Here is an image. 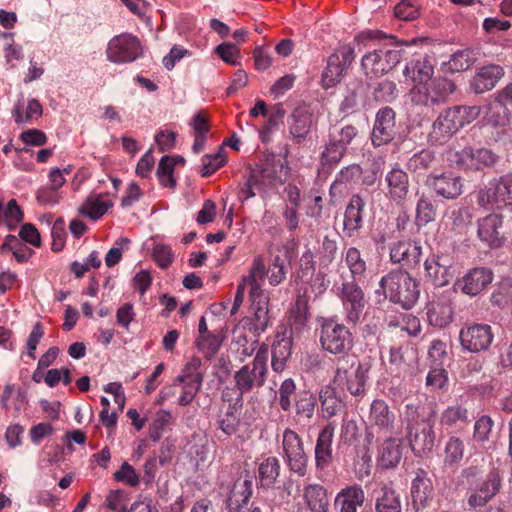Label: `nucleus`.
<instances>
[{
	"mask_svg": "<svg viewBox=\"0 0 512 512\" xmlns=\"http://www.w3.org/2000/svg\"><path fill=\"white\" fill-rule=\"evenodd\" d=\"M368 421L371 429L391 434L394 431L396 415L386 401L375 399L370 405Z\"/></svg>",
	"mask_w": 512,
	"mask_h": 512,
	"instance_id": "obj_21",
	"label": "nucleus"
},
{
	"mask_svg": "<svg viewBox=\"0 0 512 512\" xmlns=\"http://www.w3.org/2000/svg\"><path fill=\"white\" fill-rule=\"evenodd\" d=\"M42 115V105L37 99H29L27 104L18 101L13 110L12 116L17 124H26L37 120Z\"/></svg>",
	"mask_w": 512,
	"mask_h": 512,
	"instance_id": "obj_38",
	"label": "nucleus"
},
{
	"mask_svg": "<svg viewBox=\"0 0 512 512\" xmlns=\"http://www.w3.org/2000/svg\"><path fill=\"white\" fill-rule=\"evenodd\" d=\"M465 454V445L459 437L451 436L443 449V463L445 467L457 468Z\"/></svg>",
	"mask_w": 512,
	"mask_h": 512,
	"instance_id": "obj_39",
	"label": "nucleus"
},
{
	"mask_svg": "<svg viewBox=\"0 0 512 512\" xmlns=\"http://www.w3.org/2000/svg\"><path fill=\"white\" fill-rule=\"evenodd\" d=\"M426 184L431 187L437 196L445 199H456L463 192V182L461 177L453 173H443L441 175H429Z\"/></svg>",
	"mask_w": 512,
	"mask_h": 512,
	"instance_id": "obj_23",
	"label": "nucleus"
},
{
	"mask_svg": "<svg viewBox=\"0 0 512 512\" xmlns=\"http://www.w3.org/2000/svg\"><path fill=\"white\" fill-rule=\"evenodd\" d=\"M455 85L446 78H431L427 83L412 87L411 100L417 105L433 106L443 102L453 93Z\"/></svg>",
	"mask_w": 512,
	"mask_h": 512,
	"instance_id": "obj_10",
	"label": "nucleus"
},
{
	"mask_svg": "<svg viewBox=\"0 0 512 512\" xmlns=\"http://www.w3.org/2000/svg\"><path fill=\"white\" fill-rule=\"evenodd\" d=\"M426 277L434 286L443 287L454 277L452 261L438 253L431 254L424 262Z\"/></svg>",
	"mask_w": 512,
	"mask_h": 512,
	"instance_id": "obj_16",
	"label": "nucleus"
},
{
	"mask_svg": "<svg viewBox=\"0 0 512 512\" xmlns=\"http://www.w3.org/2000/svg\"><path fill=\"white\" fill-rule=\"evenodd\" d=\"M365 502V492L361 485L352 484L342 488L335 496L336 512H358Z\"/></svg>",
	"mask_w": 512,
	"mask_h": 512,
	"instance_id": "obj_26",
	"label": "nucleus"
},
{
	"mask_svg": "<svg viewBox=\"0 0 512 512\" xmlns=\"http://www.w3.org/2000/svg\"><path fill=\"white\" fill-rule=\"evenodd\" d=\"M380 287L386 298L405 309L414 306L420 295L418 282L407 271L401 269L383 276Z\"/></svg>",
	"mask_w": 512,
	"mask_h": 512,
	"instance_id": "obj_2",
	"label": "nucleus"
},
{
	"mask_svg": "<svg viewBox=\"0 0 512 512\" xmlns=\"http://www.w3.org/2000/svg\"><path fill=\"white\" fill-rule=\"evenodd\" d=\"M253 494V481L247 474L237 478L226 500L228 512H244Z\"/></svg>",
	"mask_w": 512,
	"mask_h": 512,
	"instance_id": "obj_22",
	"label": "nucleus"
},
{
	"mask_svg": "<svg viewBox=\"0 0 512 512\" xmlns=\"http://www.w3.org/2000/svg\"><path fill=\"white\" fill-rule=\"evenodd\" d=\"M367 369L354 359L342 357L338 360L332 382L335 386L346 389L351 395L359 396L365 391Z\"/></svg>",
	"mask_w": 512,
	"mask_h": 512,
	"instance_id": "obj_7",
	"label": "nucleus"
},
{
	"mask_svg": "<svg viewBox=\"0 0 512 512\" xmlns=\"http://www.w3.org/2000/svg\"><path fill=\"white\" fill-rule=\"evenodd\" d=\"M222 341L223 337L220 333H211L199 337L197 347L199 352H201L206 359H210L217 353Z\"/></svg>",
	"mask_w": 512,
	"mask_h": 512,
	"instance_id": "obj_49",
	"label": "nucleus"
},
{
	"mask_svg": "<svg viewBox=\"0 0 512 512\" xmlns=\"http://www.w3.org/2000/svg\"><path fill=\"white\" fill-rule=\"evenodd\" d=\"M365 206L360 195L355 194L350 198L346 206L343 221V231L346 236L351 237L362 227V212Z\"/></svg>",
	"mask_w": 512,
	"mask_h": 512,
	"instance_id": "obj_32",
	"label": "nucleus"
},
{
	"mask_svg": "<svg viewBox=\"0 0 512 512\" xmlns=\"http://www.w3.org/2000/svg\"><path fill=\"white\" fill-rule=\"evenodd\" d=\"M358 131L353 125H345L341 128L335 126L330 130L329 136L333 141L338 142L340 145L347 149V146L357 136Z\"/></svg>",
	"mask_w": 512,
	"mask_h": 512,
	"instance_id": "obj_58",
	"label": "nucleus"
},
{
	"mask_svg": "<svg viewBox=\"0 0 512 512\" xmlns=\"http://www.w3.org/2000/svg\"><path fill=\"white\" fill-rule=\"evenodd\" d=\"M502 485L501 475L498 469L493 468L485 479L474 489L468 497V505L472 508L486 505L495 497Z\"/></svg>",
	"mask_w": 512,
	"mask_h": 512,
	"instance_id": "obj_18",
	"label": "nucleus"
},
{
	"mask_svg": "<svg viewBox=\"0 0 512 512\" xmlns=\"http://www.w3.org/2000/svg\"><path fill=\"white\" fill-rule=\"evenodd\" d=\"M503 76V68L499 65L482 67L474 76L472 87L477 94L484 93L495 87Z\"/></svg>",
	"mask_w": 512,
	"mask_h": 512,
	"instance_id": "obj_36",
	"label": "nucleus"
},
{
	"mask_svg": "<svg viewBox=\"0 0 512 512\" xmlns=\"http://www.w3.org/2000/svg\"><path fill=\"white\" fill-rule=\"evenodd\" d=\"M401 460L400 444L395 438L386 439L379 451V462L383 468H393Z\"/></svg>",
	"mask_w": 512,
	"mask_h": 512,
	"instance_id": "obj_43",
	"label": "nucleus"
},
{
	"mask_svg": "<svg viewBox=\"0 0 512 512\" xmlns=\"http://www.w3.org/2000/svg\"><path fill=\"white\" fill-rule=\"evenodd\" d=\"M315 397L310 391H301L295 398V408L298 415L311 417L315 407Z\"/></svg>",
	"mask_w": 512,
	"mask_h": 512,
	"instance_id": "obj_57",
	"label": "nucleus"
},
{
	"mask_svg": "<svg viewBox=\"0 0 512 512\" xmlns=\"http://www.w3.org/2000/svg\"><path fill=\"white\" fill-rule=\"evenodd\" d=\"M396 135L395 112L390 107L378 111L371 133V141L375 147L390 143Z\"/></svg>",
	"mask_w": 512,
	"mask_h": 512,
	"instance_id": "obj_17",
	"label": "nucleus"
},
{
	"mask_svg": "<svg viewBox=\"0 0 512 512\" xmlns=\"http://www.w3.org/2000/svg\"><path fill=\"white\" fill-rule=\"evenodd\" d=\"M210 131L208 116L203 110L194 115V152L203 149Z\"/></svg>",
	"mask_w": 512,
	"mask_h": 512,
	"instance_id": "obj_46",
	"label": "nucleus"
},
{
	"mask_svg": "<svg viewBox=\"0 0 512 512\" xmlns=\"http://www.w3.org/2000/svg\"><path fill=\"white\" fill-rule=\"evenodd\" d=\"M434 66L430 59L424 55H415L407 62L403 75L407 81H410L412 87L427 83L433 78Z\"/></svg>",
	"mask_w": 512,
	"mask_h": 512,
	"instance_id": "obj_24",
	"label": "nucleus"
},
{
	"mask_svg": "<svg viewBox=\"0 0 512 512\" xmlns=\"http://www.w3.org/2000/svg\"><path fill=\"white\" fill-rule=\"evenodd\" d=\"M388 197L397 204H403L409 193V176L401 168H392L385 176Z\"/></svg>",
	"mask_w": 512,
	"mask_h": 512,
	"instance_id": "obj_29",
	"label": "nucleus"
},
{
	"mask_svg": "<svg viewBox=\"0 0 512 512\" xmlns=\"http://www.w3.org/2000/svg\"><path fill=\"white\" fill-rule=\"evenodd\" d=\"M268 345L260 344L251 364L242 366L234 374L235 388L242 396L255 388H261L268 373Z\"/></svg>",
	"mask_w": 512,
	"mask_h": 512,
	"instance_id": "obj_4",
	"label": "nucleus"
},
{
	"mask_svg": "<svg viewBox=\"0 0 512 512\" xmlns=\"http://www.w3.org/2000/svg\"><path fill=\"white\" fill-rule=\"evenodd\" d=\"M481 114L479 106L459 105L442 111L432 124L428 143L441 146L447 143L465 125L470 124Z\"/></svg>",
	"mask_w": 512,
	"mask_h": 512,
	"instance_id": "obj_1",
	"label": "nucleus"
},
{
	"mask_svg": "<svg viewBox=\"0 0 512 512\" xmlns=\"http://www.w3.org/2000/svg\"><path fill=\"white\" fill-rule=\"evenodd\" d=\"M476 61L472 50L464 49L455 52L449 60V69L453 72H461L469 69Z\"/></svg>",
	"mask_w": 512,
	"mask_h": 512,
	"instance_id": "obj_51",
	"label": "nucleus"
},
{
	"mask_svg": "<svg viewBox=\"0 0 512 512\" xmlns=\"http://www.w3.org/2000/svg\"><path fill=\"white\" fill-rule=\"evenodd\" d=\"M105 54L107 60L112 63H132L143 55V46L137 36L121 33L109 40Z\"/></svg>",
	"mask_w": 512,
	"mask_h": 512,
	"instance_id": "obj_8",
	"label": "nucleus"
},
{
	"mask_svg": "<svg viewBox=\"0 0 512 512\" xmlns=\"http://www.w3.org/2000/svg\"><path fill=\"white\" fill-rule=\"evenodd\" d=\"M463 349L477 353L488 349L493 341V333L488 324H471L464 326L459 333Z\"/></svg>",
	"mask_w": 512,
	"mask_h": 512,
	"instance_id": "obj_15",
	"label": "nucleus"
},
{
	"mask_svg": "<svg viewBox=\"0 0 512 512\" xmlns=\"http://www.w3.org/2000/svg\"><path fill=\"white\" fill-rule=\"evenodd\" d=\"M376 512H402L401 501L395 490L384 486L375 504Z\"/></svg>",
	"mask_w": 512,
	"mask_h": 512,
	"instance_id": "obj_45",
	"label": "nucleus"
},
{
	"mask_svg": "<svg viewBox=\"0 0 512 512\" xmlns=\"http://www.w3.org/2000/svg\"><path fill=\"white\" fill-rule=\"evenodd\" d=\"M226 163V156L222 149L214 154H207L201 159L200 173L203 177L210 176Z\"/></svg>",
	"mask_w": 512,
	"mask_h": 512,
	"instance_id": "obj_54",
	"label": "nucleus"
},
{
	"mask_svg": "<svg viewBox=\"0 0 512 512\" xmlns=\"http://www.w3.org/2000/svg\"><path fill=\"white\" fill-rule=\"evenodd\" d=\"M282 448L290 470L304 476L308 458L299 434L290 428H286L282 434Z\"/></svg>",
	"mask_w": 512,
	"mask_h": 512,
	"instance_id": "obj_12",
	"label": "nucleus"
},
{
	"mask_svg": "<svg viewBox=\"0 0 512 512\" xmlns=\"http://www.w3.org/2000/svg\"><path fill=\"white\" fill-rule=\"evenodd\" d=\"M258 475L262 487H271L280 475V462L278 458L270 456L264 459L258 467Z\"/></svg>",
	"mask_w": 512,
	"mask_h": 512,
	"instance_id": "obj_44",
	"label": "nucleus"
},
{
	"mask_svg": "<svg viewBox=\"0 0 512 512\" xmlns=\"http://www.w3.org/2000/svg\"><path fill=\"white\" fill-rule=\"evenodd\" d=\"M110 207H112L110 200L105 199L101 195L91 196L79 207V212L81 215L89 217L92 220H98Z\"/></svg>",
	"mask_w": 512,
	"mask_h": 512,
	"instance_id": "obj_40",
	"label": "nucleus"
},
{
	"mask_svg": "<svg viewBox=\"0 0 512 512\" xmlns=\"http://www.w3.org/2000/svg\"><path fill=\"white\" fill-rule=\"evenodd\" d=\"M421 255L422 247L419 242L402 239L390 246V260L394 264L417 265Z\"/></svg>",
	"mask_w": 512,
	"mask_h": 512,
	"instance_id": "obj_28",
	"label": "nucleus"
},
{
	"mask_svg": "<svg viewBox=\"0 0 512 512\" xmlns=\"http://www.w3.org/2000/svg\"><path fill=\"white\" fill-rule=\"evenodd\" d=\"M493 280V273L485 267L470 269L461 280L457 281L455 288L466 295L476 296L481 293Z\"/></svg>",
	"mask_w": 512,
	"mask_h": 512,
	"instance_id": "obj_20",
	"label": "nucleus"
},
{
	"mask_svg": "<svg viewBox=\"0 0 512 512\" xmlns=\"http://www.w3.org/2000/svg\"><path fill=\"white\" fill-rule=\"evenodd\" d=\"M292 354V339L285 335L277 334L272 344L271 366L274 372L281 373L285 370L287 361Z\"/></svg>",
	"mask_w": 512,
	"mask_h": 512,
	"instance_id": "obj_35",
	"label": "nucleus"
},
{
	"mask_svg": "<svg viewBox=\"0 0 512 512\" xmlns=\"http://www.w3.org/2000/svg\"><path fill=\"white\" fill-rule=\"evenodd\" d=\"M178 163H184V159L181 156L165 155L161 158L156 175L162 186L170 188L175 186L176 181L173 177V170Z\"/></svg>",
	"mask_w": 512,
	"mask_h": 512,
	"instance_id": "obj_42",
	"label": "nucleus"
},
{
	"mask_svg": "<svg viewBox=\"0 0 512 512\" xmlns=\"http://www.w3.org/2000/svg\"><path fill=\"white\" fill-rule=\"evenodd\" d=\"M400 62V52L394 49H378L365 54L361 66L365 74L379 77L391 71Z\"/></svg>",
	"mask_w": 512,
	"mask_h": 512,
	"instance_id": "obj_14",
	"label": "nucleus"
},
{
	"mask_svg": "<svg viewBox=\"0 0 512 512\" xmlns=\"http://www.w3.org/2000/svg\"><path fill=\"white\" fill-rule=\"evenodd\" d=\"M1 252L11 250L18 262H25L29 256V249L15 236L9 235L0 246Z\"/></svg>",
	"mask_w": 512,
	"mask_h": 512,
	"instance_id": "obj_56",
	"label": "nucleus"
},
{
	"mask_svg": "<svg viewBox=\"0 0 512 512\" xmlns=\"http://www.w3.org/2000/svg\"><path fill=\"white\" fill-rule=\"evenodd\" d=\"M267 275L266 267L262 256L258 255L253 259L252 266L247 276L243 277L242 282L253 288H262V282Z\"/></svg>",
	"mask_w": 512,
	"mask_h": 512,
	"instance_id": "obj_47",
	"label": "nucleus"
},
{
	"mask_svg": "<svg viewBox=\"0 0 512 512\" xmlns=\"http://www.w3.org/2000/svg\"><path fill=\"white\" fill-rule=\"evenodd\" d=\"M468 423V411L461 406H450L441 415L440 424L452 427Z\"/></svg>",
	"mask_w": 512,
	"mask_h": 512,
	"instance_id": "obj_53",
	"label": "nucleus"
},
{
	"mask_svg": "<svg viewBox=\"0 0 512 512\" xmlns=\"http://www.w3.org/2000/svg\"><path fill=\"white\" fill-rule=\"evenodd\" d=\"M345 152L344 146L333 141V138L329 136V141L321 153V163L323 165H335L340 162Z\"/></svg>",
	"mask_w": 512,
	"mask_h": 512,
	"instance_id": "obj_55",
	"label": "nucleus"
},
{
	"mask_svg": "<svg viewBox=\"0 0 512 512\" xmlns=\"http://www.w3.org/2000/svg\"><path fill=\"white\" fill-rule=\"evenodd\" d=\"M312 113L306 107H297L290 116L289 130L295 143H302L312 126Z\"/></svg>",
	"mask_w": 512,
	"mask_h": 512,
	"instance_id": "obj_33",
	"label": "nucleus"
},
{
	"mask_svg": "<svg viewBox=\"0 0 512 512\" xmlns=\"http://www.w3.org/2000/svg\"><path fill=\"white\" fill-rule=\"evenodd\" d=\"M345 262L353 275H361L366 270V263L362 259L360 251L355 247H350L346 251Z\"/></svg>",
	"mask_w": 512,
	"mask_h": 512,
	"instance_id": "obj_61",
	"label": "nucleus"
},
{
	"mask_svg": "<svg viewBox=\"0 0 512 512\" xmlns=\"http://www.w3.org/2000/svg\"><path fill=\"white\" fill-rule=\"evenodd\" d=\"M296 384L292 378L285 379L279 388V405L285 412L292 407V396L295 395Z\"/></svg>",
	"mask_w": 512,
	"mask_h": 512,
	"instance_id": "obj_59",
	"label": "nucleus"
},
{
	"mask_svg": "<svg viewBox=\"0 0 512 512\" xmlns=\"http://www.w3.org/2000/svg\"><path fill=\"white\" fill-rule=\"evenodd\" d=\"M319 341L324 351L341 358L354 347V337L349 328L332 318L321 321Z\"/></svg>",
	"mask_w": 512,
	"mask_h": 512,
	"instance_id": "obj_5",
	"label": "nucleus"
},
{
	"mask_svg": "<svg viewBox=\"0 0 512 512\" xmlns=\"http://www.w3.org/2000/svg\"><path fill=\"white\" fill-rule=\"evenodd\" d=\"M503 216L491 213L478 220L477 235L479 239L490 248H499L504 244L505 238L501 231Z\"/></svg>",
	"mask_w": 512,
	"mask_h": 512,
	"instance_id": "obj_19",
	"label": "nucleus"
},
{
	"mask_svg": "<svg viewBox=\"0 0 512 512\" xmlns=\"http://www.w3.org/2000/svg\"><path fill=\"white\" fill-rule=\"evenodd\" d=\"M339 297L343 304L347 323L357 324L366 305L363 290L355 281H346L342 283Z\"/></svg>",
	"mask_w": 512,
	"mask_h": 512,
	"instance_id": "obj_13",
	"label": "nucleus"
},
{
	"mask_svg": "<svg viewBox=\"0 0 512 512\" xmlns=\"http://www.w3.org/2000/svg\"><path fill=\"white\" fill-rule=\"evenodd\" d=\"M289 169L287 164L267 158L260 161L250 174L253 176V181L259 184V189L265 191L284 184L288 178Z\"/></svg>",
	"mask_w": 512,
	"mask_h": 512,
	"instance_id": "obj_11",
	"label": "nucleus"
},
{
	"mask_svg": "<svg viewBox=\"0 0 512 512\" xmlns=\"http://www.w3.org/2000/svg\"><path fill=\"white\" fill-rule=\"evenodd\" d=\"M394 15L401 20L412 21L419 16V9L414 1L402 0L395 6Z\"/></svg>",
	"mask_w": 512,
	"mask_h": 512,
	"instance_id": "obj_62",
	"label": "nucleus"
},
{
	"mask_svg": "<svg viewBox=\"0 0 512 512\" xmlns=\"http://www.w3.org/2000/svg\"><path fill=\"white\" fill-rule=\"evenodd\" d=\"M448 381L447 372L442 366H435L426 377V386L433 391L442 389Z\"/></svg>",
	"mask_w": 512,
	"mask_h": 512,
	"instance_id": "obj_64",
	"label": "nucleus"
},
{
	"mask_svg": "<svg viewBox=\"0 0 512 512\" xmlns=\"http://www.w3.org/2000/svg\"><path fill=\"white\" fill-rule=\"evenodd\" d=\"M427 315L431 325L443 328L452 322L453 309L449 303L433 302L428 308Z\"/></svg>",
	"mask_w": 512,
	"mask_h": 512,
	"instance_id": "obj_41",
	"label": "nucleus"
},
{
	"mask_svg": "<svg viewBox=\"0 0 512 512\" xmlns=\"http://www.w3.org/2000/svg\"><path fill=\"white\" fill-rule=\"evenodd\" d=\"M433 490V484L428 473L423 469H418L411 484L412 506L416 511L429 505Z\"/></svg>",
	"mask_w": 512,
	"mask_h": 512,
	"instance_id": "obj_25",
	"label": "nucleus"
},
{
	"mask_svg": "<svg viewBox=\"0 0 512 512\" xmlns=\"http://www.w3.org/2000/svg\"><path fill=\"white\" fill-rule=\"evenodd\" d=\"M259 347L258 340L248 339L244 326L237 325L233 329L231 350L240 362H244L248 357L252 356Z\"/></svg>",
	"mask_w": 512,
	"mask_h": 512,
	"instance_id": "obj_34",
	"label": "nucleus"
},
{
	"mask_svg": "<svg viewBox=\"0 0 512 512\" xmlns=\"http://www.w3.org/2000/svg\"><path fill=\"white\" fill-rule=\"evenodd\" d=\"M337 249L336 240L325 236L318 252L320 263L324 266L330 265L336 257Z\"/></svg>",
	"mask_w": 512,
	"mask_h": 512,
	"instance_id": "obj_63",
	"label": "nucleus"
},
{
	"mask_svg": "<svg viewBox=\"0 0 512 512\" xmlns=\"http://www.w3.org/2000/svg\"><path fill=\"white\" fill-rule=\"evenodd\" d=\"M214 52L223 62L230 66H239L241 64V52L236 44L223 42L215 47Z\"/></svg>",
	"mask_w": 512,
	"mask_h": 512,
	"instance_id": "obj_50",
	"label": "nucleus"
},
{
	"mask_svg": "<svg viewBox=\"0 0 512 512\" xmlns=\"http://www.w3.org/2000/svg\"><path fill=\"white\" fill-rule=\"evenodd\" d=\"M321 409L325 417L331 418L339 414L344 408L343 400L337 395L331 385L324 386L319 393Z\"/></svg>",
	"mask_w": 512,
	"mask_h": 512,
	"instance_id": "obj_37",
	"label": "nucleus"
},
{
	"mask_svg": "<svg viewBox=\"0 0 512 512\" xmlns=\"http://www.w3.org/2000/svg\"><path fill=\"white\" fill-rule=\"evenodd\" d=\"M302 498L311 512H329L328 491L323 485L318 483L305 485Z\"/></svg>",
	"mask_w": 512,
	"mask_h": 512,
	"instance_id": "obj_31",
	"label": "nucleus"
},
{
	"mask_svg": "<svg viewBox=\"0 0 512 512\" xmlns=\"http://www.w3.org/2000/svg\"><path fill=\"white\" fill-rule=\"evenodd\" d=\"M403 423H406L407 439L416 456H423L432 451L435 435L432 425L421 419L418 407L413 403L405 405Z\"/></svg>",
	"mask_w": 512,
	"mask_h": 512,
	"instance_id": "obj_3",
	"label": "nucleus"
},
{
	"mask_svg": "<svg viewBox=\"0 0 512 512\" xmlns=\"http://www.w3.org/2000/svg\"><path fill=\"white\" fill-rule=\"evenodd\" d=\"M334 431L335 427L332 424H327L319 432L315 446V463L317 468L325 469L332 463Z\"/></svg>",
	"mask_w": 512,
	"mask_h": 512,
	"instance_id": "obj_30",
	"label": "nucleus"
},
{
	"mask_svg": "<svg viewBox=\"0 0 512 512\" xmlns=\"http://www.w3.org/2000/svg\"><path fill=\"white\" fill-rule=\"evenodd\" d=\"M511 113L506 104L498 95L490 101L483 111V122L485 126L493 129H504L510 124Z\"/></svg>",
	"mask_w": 512,
	"mask_h": 512,
	"instance_id": "obj_27",
	"label": "nucleus"
},
{
	"mask_svg": "<svg viewBox=\"0 0 512 512\" xmlns=\"http://www.w3.org/2000/svg\"><path fill=\"white\" fill-rule=\"evenodd\" d=\"M477 204L487 210L512 206V172L484 184L477 191Z\"/></svg>",
	"mask_w": 512,
	"mask_h": 512,
	"instance_id": "obj_6",
	"label": "nucleus"
},
{
	"mask_svg": "<svg viewBox=\"0 0 512 512\" xmlns=\"http://www.w3.org/2000/svg\"><path fill=\"white\" fill-rule=\"evenodd\" d=\"M491 301L501 308L512 306V281L502 282L493 292Z\"/></svg>",
	"mask_w": 512,
	"mask_h": 512,
	"instance_id": "obj_60",
	"label": "nucleus"
},
{
	"mask_svg": "<svg viewBox=\"0 0 512 512\" xmlns=\"http://www.w3.org/2000/svg\"><path fill=\"white\" fill-rule=\"evenodd\" d=\"M435 161V154L429 149H423L415 153L408 161L407 166L410 171L417 174H422L431 168Z\"/></svg>",
	"mask_w": 512,
	"mask_h": 512,
	"instance_id": "obj_48",
	"label": "nucleus"
},
{
	"mask_svg": "<svg viewBox=\"0 0 512 512\" xmlns=\"http://www.w3.org/2000/svg\"><path fill=\"white\" fill-rule=\"evenodd\" d=\"M354 59V47L349 44L340 46L327 60V66L321 76V86L330 89L339 84Z\"/></svg>",
	"mask_w": 512,
	"mask_h": 512,
	"instance_id": "obj_9",
	"label": "nucleus"
},
{
	"mask_svg": "<svg viewBox=\"0 0 512 512\" xmlns=\"http://www.w3.org/2000/svg\"><path fill=\"white\" fill-rule=\"evenodd\" d=\"M436 218V208L433 203L425 196H421L416 205V224L424 226Z\"/></svg>",
	"mask_w": 512,
	"mask_h": 512,
	"instance_id": "obj_52",
	"label": "nucleus"
}]
</instances>
